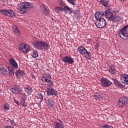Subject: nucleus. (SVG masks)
<instances>
[{
    "mask_svg": "<svg viewBox=\"0 0 128 128\" xmlns=\"http://www.w3.org/2000/svg\"><path fill=\"white\" fill-rule=\"evenodd\" d=\"M75 17L76 20H80V10H76L75 12Z\"/></svg>",
    "mask_w": 128,
    "mask_h": 128,
    "instance_id": "nucleus-28",
    "label": "nucleus"
},
{
    "mask_svg": "<svg viewBox=\"0 0 128 128\" xmlns=\"http://www.w3.org/2000/svg\"><path fill=\"white\" fill-rule=\"evenodd\" d=\"M16 104H20V102H16Z\"/></svg>",
    "mask_w": 128,
    "mask_h": 128,
    "instance_id": "nucleus-44",
    "label": "nucleus"
},
{
    "mask_svg": "<svg viewBox=\"0 0 128 128\" xmlns=\"http://www.w3.org/2000/svg\"><path fill=\"white\" fill-rule=\"evenodd\" d=\"M102 128H113L112 126L104 125V126H102Z\"/></svg>",
    "mask_w": 128,
    "mask_h": 128,
    "instance_id": "nucleus-39",
    "label": "nucleus"
},
{
    "mask_svg": "<svg viewBox=\"0 0 128 128\" xmlns=\"http://www.w3.org/2000/svg\"><path fill=\"white\" fill-rule=\"evenodd\" d=\"M18 12L20 14H26L28 8H32V6L30 2H22L18 4Z\"/></svg>",
    "mask_w": 128,
    "mask_h": 128,
    "instance_id": "nucleus-1",
    "label": "nucleus"
},
{
    "mask_svg": "<svg viewBox=\"0 0 128 128\" xmlns=\"http://www.w3.org/2000/svg\"><path fill=\"white\" fill-rule=\"evenodd\" d=\"M56 9L57 12H62L63 10H64V9L61 7H56Z\"/></svg>",
    "mask_w": 128,
    "mask_h": 128,
    "instance_id": "nucleus-37",
    "label": "nucleus"
},
{
    "mask_svg": "<svg viewBox=\"0 0 128 128\" xmlns=\"http://www.w3.org/2000/svg\"><path fill=\"white\" fill-rule=\"evenodd\" d=\"M101 84L104 88H108V86H110L112 84V83L108 79L104 78L101 80Z\"/></svg>",
    "mask_w": 128,
    "mask_h": 128,
    "instance_id": "nucleus-10",
    "label": "nucleus"
},
{
    "mask_svg": "<svg viewBox=\"0 0 128 128\" xmlns=\"http://www.w3.org/2000/svg\"><path fill=\"white\" fill-rule=\"evenodd\" d=\"M100 2L102 4V6H108V4H110V1H108V0H100Z\"/></svg>",
    "mask_w": 128,
    "mask_h": 128,
    "instance_id": "nucleus-22",
    "label": "nucleus"
},
{
    "mask_svg": "<svg viewBox=\"0 0 128 128\" xmlns=\"http://www.w3.org/2000/svg\"><path fill=\"white\" fill-rule=\"evenodd\" d=\"M8 70L9 72H12V70H14V68H12V66H8Z\"/></svg>",
    "mask_w": 128,
    "mask_h": 128,
    "instance_id": "nucleus-41",
    "label": "nucleus"
},
{
    "mask_svg": "<svg viewBox=\"0 0 128 128\" xmlns=\"http://www.w3.org/2000/svg\"><path fill=\"white\" fill-rule=\"evenodd\" d=\"M46 104L49 108H52L54 106V101L52 99H48L46 100Z\"/></svg>",
    "mask_w": 128,
    "mask_h": 128,
    "instance_id": "nucleus-20",
    "label": "nucleus"
},
{
    "mask_svg": "<svg viewBox=\"0 0 128 128\" xmlns=\"http://www.w3.org/2000/svg\"><path fill=\"white\" fill-rule=\"evenodd\" d=\"M12 30L16 34H20V30H18V28L16 26L14 25L12 26Z\"/></svg>",
    "mask_w": 128,
    "mask_h": 128,
    "instance_id": "nucleus-24",
    "label": "nucleus"
},
{
    "mask_svg": "<svg viewBox=\"0 0 128 128\" xmlns=\"http://www.w3.org/2000/svg\"><path fill=\"white\" fill-rule=\"evenodd\" d=\"M62 60L63 62L70 64H74V59L68 56H66L65 57L62 58Z\"/></svg>",
    "mask_w": 128,
    "mask_h": 128,
    "instance_id": "nucleus-12",
    "label": "nucleus"
},
{
    "mask_svg": "<svg viewBox=\"0 0 128 128\" xmlns=\"http://www.w3.org/2000/svg\"><path fill=\"white\" fill-rule=\"evenodd\" d=\"M21 102L22 104V106H26V96H23L21 100Z\"/></svg>",
    "mask_w": 128,
    "mask_h": 128,
    "instance_id": "nucleus-35",
    "label": "nucleus"
},
{
    "mask_svg": "<svg viewBox=\"0 0 128 128\" xmlns=\"http://www.w3.org/2000/svg\"><path fill=\"white\" fill-rule=\"evenodd\" d=\"M10 64L11 66H12L15 70L18 68V66L16 62V60L14 58H10L9 60Z\"/></svg>",
    "mask_w": 128,
    "mask_h": 128,
    "instance_id": "nucleus-15",
    "label": "nucleus"
},
{
    "mask_svg": "<svg viewBox=\"0 0 128 128\" xmlns=\"http://www.w3.org/2000/svg\"><path fill=\"white\" fill-rule=\"evenodd\" d=\"M128 104V98L126 96L122 97L119 99L118 102L117 103V106L119 108H124Z\"/></svg>",
    "mask_w": 128,
    "mask_h": 128,
    "instance_id": "nucleus-5",
    "label": "nucleus"
},
{
    "mask_svg": "<svg viewBox=\"0 0 128 128\" xmlns=\"http://www.w3.org/2000/svg\"><path fill=\"white\" fill-rule=\"evenodd\" d=\"M4 110H8V104H6L4 106Z\"/></svg>",
    "mask_w": 128,
    "mask_h": 128,
    "instance_id": "nucleus-42",
    "label": "nucleus"
},
{
    "mask_svg": "<svg viewBox=\"0 0 128 128\" xmlns=\"http://www.w3.org/2000/svg\"><path fill=\"white\" fill-rule=\"evenodd\" d=\"M25 92L27 94L30 96L32 94L33 90L32 88H25Z\"/></svg>",
    "mask_w": 128,
    "mask_h": 128,
    "instance_id": "nucleus-25",
    "label": "nucleus"
},
{
    "mask_svg": "<svg viewBox=\"0 0 128 128\" xmlns=\"http://www.w3.org/2000/svg\"><path fill=\"white\" fill-rule=\"evenodd\" d=\"M108 72H110L111 74L114 75L116 74V70L114 68V66L110 67Z\"/></svg>",
    "mask_w": 128,
    "mask_h": 128,
    "instance_id": "nucleus-26",
    "label": "nucleus"
},
{
    "mask_svg": "<svg viewBox=\"0 0 128 128\" xmlns=\"http://www.w3.org/2000/svg\"><path fill=\"white\" fill-rule=\"evenodd\" d=\"M34 46L36 48H40L41 50H48V48H50V44L42 42H38L36 43V44H34Z\"/></svg>",
    "mask_w": 128,
    "mask_h": 128,
    "instance_id": "nucleus-2",
    "label": "nucleus"
},
{
    "mask_svg": "<svg viewBox=\"0 0 128 128\" xmlns=\"http://www.w3.org/2000/svg\"><path fill=\"white\" fill-rule=\"evenodd\" d=\"M38 98L40 100H42L44 98V96H42V94H38Z\"/></svg>",
    "mask_w": 128,
    "mask_h": 128,
    "instance_id": "nucleus-40",
    "label": "nucleus"
},
{
    "mask_svg": "<svg viewBox=\"0 0 128 128\" xmlns=\"http://www.w3.org/2000/svg\"><path fill=\"white\" fill-rule=\"evenodd\" d=\"M24 71L18 69L17 70L16 72V78H20V76H24Z\"/></svg>",
    "mask_w": 128,
    "mask_h": 128,
    "instance_id": "nucleus-18",
    "label": "nucleus"
},
{
    "mask_svg": "<svg viewBox=\"0 0 128 128\" xmlns=\"http://www.w3.org/2000/svg\"><path fill=\"white\" fill-rule=\"evenodd\" d=\"M6 128H14V127L10 126H7Z\"/></svg>",
    "mask_w": 128,
    "mask_h": 128,
    "instance_id": "nucleus-43",
    "label": "nucleus"
},
{
    "mask_svg": "<svg viewBox=\"0 0 128 128\" xmlns=\"http://www.w3.org/2000/svg\"><path fill=\"white\" fill-rule=\"evenodd\" d=\"M47 94L48 96H58V91H56L52 88H48Z\"/></svg>",
    "mask_w": 128,
    "mask_h": 128,
    "instance_id": "nucleus-11",
    "label": "nucleus"
},
{
    "mask_svg": "<svg viewBox=\"0 0 128 128\" xmlns=\"http://www.w3.org/2000/svg\"><path fill=\"white\" fill-rule=\"evenodd\" d=\"M10 76H14V70H12V71L9 72Z\"/></svg>",
    "mask_w": 128,
    "mask_h": 128,
    "instance_id": "nucleus-38",
    "label": "nucleus"
},
{
    "mask_svg": "<svg viewBox=\"0 0 128 128\" xmlns=\"http://www.w3.org/2000/svg\"><path fill=\"white\" fill-rule=\"evenodd\" d=\"M19 50L24 54H28L30 50V48L26 44H22L19 46Z\"/></svg>",
    "mask_w": 128,
    "mask_h": 128,
    "instance_id": "nucleus-7",
    "label": "nucleus"
},
{
    "mask_svg": "<svg viewBox=\"0 0 128 128\" xmlns=\"http://www.w3.org/2000/svg\"><path fill=\"white\" fill-rule=\"evenodd\" d=\"M41 9L42 10V12H45V14H48V8L44 4H42L41 6Z\"/></svg>",
    "mask_w": 128,
    "mask_h": 128,
    "instance_id": "nucleus-21",
    "label": "nucleus"
},
{
    "mask_svg": "<svg viewBox=\"0 0 128 128\" xmlns=\"http://www.w3.org/2000/svg\"><path fill=\"white\" fill-rule=\"evenodd\" d=\"M95 24L98 28H104L106 26V22L104 18H101L100 20H97L96 22H95Z\"/></svg>",
    "mask_w": 128,
    "mask_h": 128,
    "instance_id": "nucleus-8",
    "label": "nucleus"
},
{
    "mask_svg": "<svg viewBox=\"0 0 128 128\" xmlns=\"http://www.w3.org/2000/svg\"><path fill=\"white\" fill-rule=\"evenodd\" d=\"M45 83L48 84L49 86H52V80H50V76H48Z\"/></svg>",
    "mask_w": 128,
    "mask_h": 128,
    "instance_id": "nucleus-33",
    "label": "nucleus"
},
{
    "mask_svg": "<svg viewBox=\"0 0 128 128\" xmlns=\"http://www.w3.org/2000/svg\"><path fill=\"white\" fill-rule=\"evenodd\" d=\"M104 18V12H96L95 14V18L96 20H100L102 18Z\"/></svg>",
    "mask_w": 128,
    "mask_h": 128,
    "instance_id": "nucleus-13",
    "label": "nucleus"
},
{
    "mask_svg": "<svg viewBox=\"0 0 128 128\" xmlns=\"http://www.w3.org/2000/svg\"><path fill=\"white\" fill-rule=\"evenodd\" d=\"M78 50L80 54L84 56L85 57L88 58V60H90V52H88L84 47L82 46H80L78 48Z\"/></svg>",
    "mask_w": 128,
    "mask_h": 128,
    "instance_id": "nucleus-4",
    "label": "nucleus"
},
{
    "mask_svg": "<svg viewBox=\"0 0 128 128\" xmlns=\"http://www.w3.org/2000/svg\"><path fill=\"white\" fill-rule=\"evenodd\" d=\"M64 10H65L66 12L68 14H72L74 12V9H72V8H70L68 6H64Z\"/></svg>",
    "mask_w": 128,
    "mask_h": 128,
    "instance_id": "nucleus-17",
    "label": "nucleus"
},
{
    "mask_svg": "<svg viewBox=\"0 0 128 128\" xmlns=\"http://www.w3.org/2000/svg\"><path fill=\"white\" fill-rule=\"evenodd\" d=\"M55 128H64V126L58 122H56L55 125Z\"/></svg>",
    "mask_w": 128,
    "mask_h": 128,
    "instance_id": "nucleus-32",
    "label": "nucleus"
},
{
    "mask_svg": "<svg viewBox=\"0 0 128 128\" xmlns=\"http://www.w3.org/2000/svg\"><path fill=\"white\" fill-rule=\"evenodd\" d=\"M112 80L114 81V84L116 86H119L120 88H124V86L116 78H112Z\"/></svg>",
    "mask_w": 128,
    "mask_h": 128,
    "instance_id": "nucleus-16",
    "label": "nucleus"
},
{
    "mask_svg": "<svg viewBox=\"0 0 128 128\" xmlns=\"http://www.w3.org/2000/svg\"><path fill=\"white\" fill-rule=\"evenodd\" d=\"M0 72L1 74H6L8 72V70L4 68V66L0 65Z\"/></svg>",
    "mask_w": 128,
    "mask_h": 128,
    "instance_id": "nucleus-27",
    "label": "nucleus"
},
{
    "mask_svg": "<svg viewBox=\"0 0 128 128\" xmlns=\"http://www.w3.org/2000/svg\"><path fill=\"white\" fill-rule=\"evenodd\" d=\"M120 20V16H113V19L111 20L112 22H118Z\"/></svg>",
    "mask_w": 128,
    "mask_h": 128,
    "instance_id": "nucleus-31",
    "label": "nucleus"
},
{
    "mask_svg": "<svg viewBox=\"0 0 128 128\" xmlns=\"http://www.w3.org/2000/svg\"><path fill=\"white\" fill-rule=\"evenodd\" d=\"M121 2H124V0H120Z\"/></svg>",
    "mask_w": 128,
    "mask_h": 128,
    "instance_id": "nucleus-45",
    "label": "nucleus"
},
{
    "mask_svg": "<svg viewBox=\"0 0 128 128\" xmlns=\"http://www.w3.org/2000/svg\"><path fill=\"white\" fill-rule=\"evenodd\" d=\"M93 99L95 100H98L102 102L104 100V95L102 93H98L93 96Z\"/></svg>",
    "mask_w": 128,
    "mask_h": 128,
    "instance_id": "nucleus-14",
    "label": "nucleus"
},
{
    "mask_svg": "<svg viewBox=\"0 0 128 128\" xmlns=\"http://www.w3.org/2000/svg\"><path fill=\"white\" fill-rule=\"evenodd\" d=\"M68 2L72 6H76V0H68Z\"/></svg>",
    "mask_w": 128,
    "mask_h": 128,
    "instance_id": "nucleus-36",
    "label": "nucleus"
},
{
    "mask_svg": "<svg viewBox=\"0 0 128 128\" xmlns=\"http://www.w3.org/2000/svg\"><path fill=\"white\" fill-rule=\"evenodd\" d=\"M11 122H12H12H14V121L12 120Z\"/></svg>",
    "mask_w": 128,
    "mask_h": 128,
    "instance_id": "nucleus-46",
    "label": "nucleus"
},
{
    "mask_svg": "<svg viewBox=\"0 0 128 128\" xmlns=\"http://www.w3.org/2000/svg\"><path fill=\"white\" fill-rule=\"evenodd\" d=\"M38 56V51L36 50H34L32 52V57L34 58H36Z\"/></svg>",
    "mask_w": 128,
    "mask_h": 128,
    "instance_id": "nucleus-30",
    "label": "nucleus"
},
{
    "mask_svg": "<svg viewBox=\"0 0 128 128\" xmlns=\"http://www.w3.org/2000/svg\"><path fill=\"white\" fill-rule=\"evenodd\" d=\"M118 35L123 40H126V38H128V24L124 26L118 32Z\"/></svg>",
    "mask_w": 128,
    "mask_h": 128,
    "instance_id": "nucleus-3",
    "label": "nucleus"
},
{
    "mask_svg": "<svg viewBox=\"0 0 128 128\" xmlns=\"http://www.w3.org/2000/svg\"><path fill=\"white\" fill-rule=\"evenodd\" d=\"M10 90L14 94H20L22 92V88L18 84L14 85V88H12Z\"/></svg>",
    "mask_w": 128,
    "mask_h": 128,
    "instance_id": "nucleus-9",
    "label": "nucleus"
},
{
    "mask_svg": "<svg viewBox=\"0 0 128 128\" xmlns=\"http://www.w3.org/2000/svg\"><path fill=\"white\" fill-rule=\"evenodd\" d=\"M7 16H8L10 18H14V16H16V12L12 10H8Z\"/></svg>",
    "mask_w": 128,
    "mask_h": 128,
    "instance_id": "nucleus-19",
    "label": "nucleus"
},
{
    "mask_svg": "<svg viewBox=\"0 0 128 128\" xmlns=\"http://www.w3.org/2000/svg\"><path fill=\"white\" fill-rule=\"evenodd\" d=\"M49 76H48V75L43 76L41 78V80H42V82H46V80H48V78Z\"/></svg>",
    "mask_w": 128,
    "mask_h": 128,
    "instance_id": "nucleus-29",
    "label": "nucleus"
},
{
    "mask_svg": "<svg viewBox=\"0 0 128 128\" xmlns=\"http://www.w3.org/2000/svg\"><path fill=\"white\" fill-rule=\"evenodd\" d=\"M114 11L112 9H108L104 12V18H107L108 20H112L114 18Z\"/></svg>",
    "mask_w": 128,
    "mask_h": 128,
    "instance_id": "nucleus-6",
    "label": "nucleus"
},
{
    "mask_svg": "<svg viewBox=\"0 0 128 128\" xmlns=\"http://www.w3.org/2000/svg\"><path fill=\"white\" fill-rule=\"evenodd\" d=\"M122 76L124 78V80L122 81V83L124 84H128V74H124Z\"/></svg>",
    "mask_w": 128,
    "mask_h": 128,
    "instance_id": "nucleus-23",
    "label": "nucleus"
},
{
    "mask_svg": "<svg viewBox=\"0 0 128 128\" xmlns=\"http://www.w3.org/2000/svg\"><path fill=\"white\" fill-rule=\"evenodd\" d=\"M0 12L2 14L5 16H8V10H0Z\"/></svg>",
    "mask_w": 128,
    "mask_h": 128,
    "instance_id": "nucleus-34",
    "label": "nucleus"
}]
</instances>
